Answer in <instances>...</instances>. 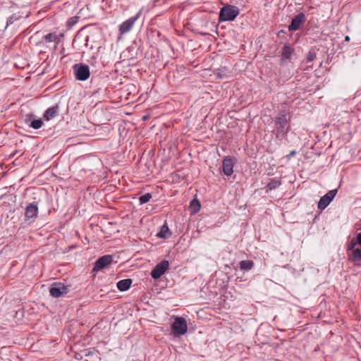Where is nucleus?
<instances>
[{"label": "nucleus", "mask_w": 361, "mask_h": 361, "mask_svg": "<svg viewBox=\"0 0 361 361\" xmlns=\"http://www.w3.org/2000/svg\"><path fill=\"white\" fill-rule=\"evenodd\" d=\"M290 117L282 112L279 114L275 120V126L276 129V137L283 138L290 130Z\"/></svg>", "instance_id": "f257e3e1"}, {"label": "nucleus", "mask_w": 361, "mask_h": 361, "mask_svg": "<svg viewBox=\"0 0 361 361\" xmlns=\"http://www.w3.org/2000/svg\"><path fill=\"white\" fill-rule=\"evenodd\" d=\"M239 8L235 6L227 5L221 8L219 12L220 21H232L239 14Z\"/></svg>", "instance_id": "f03ea898"}, {"label": "nucleus", "mask_w": 361, "mask_h": 361, "mask_svg": "<svg viewBox=\"0 0 361 361\" xmlns=\"http://www.w3.org/2000/svg\"><path fill=\"white\" fill-rule=\"evenodd\" d=\"M188 326L183 317H178L172 324V331L175 336L183 335L187 332Z\"/></svg>", "instance_id": "7ed1b4c3"}, {"label": "nucleus", "mask_w": 361, "mask_h": 361, "mask_svg": "<svg viewBox=\"0 0 361 361\" xmlns=\"http://www.w3.org/2000/svg\"><path fill=\"white\" fill-rule=\"evenodd\" d=\"M169 263L166 260H164L156 265L151 272V276L154 279H159L169 269Z\"/></svg>", "instance_id": "20e7f679"}, {"label": "nucleus", "mask_w": 361, "mask_h": 361, "mask_svg": "<svg viewBox=\"0 0 361 361\" xmlns=\"http://www.w3.org/2000/svg\"><path fill=\"white\" fill-rule=\"evenodd\" d=\"M75 77L79 80H86L90 77L89 67L85 65L76 64L74 66Z\"/></svg>", "instance_id": "39448f33"}, {"label": "nucleus", "mask_w": 361, "mask_h": 361, "mask_svg": "<svg viewBox=\"0 0 361 361\" xmlns=\"http://www.w3.org/2000/svg\"><path fill=\"white\" fill-rule=\"evenodd\" d=\"M337 193V190H329L326 195L321 197L318 203V208L324 209L332 201Z\"/></svg>", "instance_id": "423d86ee"}, {"label": "nucleus", "mask_w": 361, "mask_h": 361, "mask_svg": "<svg viewBox=\"0 0 361 361\" xmlns=\"http://www.w3.org/2000/svg\"><path fill=\"white\" fill-rule=\"evenodd\" d=\"M141 11H140L135 16L131 17L124 21L119 27L121 34L126 33L131 30L135 22L139 18Z\"/></svg>", "instance_id": "0eeeda50"}, {"label": "nucleus", "mask_w": 361, "mask_h": 361, "mask_svg": "<svg viewBox=\"0 0 361 361\" xmlns=\"http://www.w3.org/2000/svg\"><path fill=\"white\" fill-rule=\"evenodd\" d=\"M68 288L66 286L62 283L54 284L49 290L50 295L54 298H59L61 295L66 294Z\"/></svg>", "instance_id": "6e6552de"}, {"label": "nucleus", "mask_w": 361, "mask_h": 361, "mask_svg": "<svg viewBox=\"0 0 361 361\" xmlns=\"http://www.w3.org/2000/svg\"><path fill=\"white\" fill-rule=\"evenodd\" d=\"M112 261V257L111 255H104L99 258L93 268V271H98L104 268L107 265L110 264Z\"/></svg>", "instance_id": "1a4fd4ad"}, {"label": "nucleus", "mask_w": 361, "mask_h": 361, "mask_svg": "<svg viewBox=\"0 0 361 361\" xmlns=\"http://www.w3.org/2000/svg\"><path fill=\"white\" fill-rule=\"evenodd\" d=\"M305 20V15L299 13L292 19L291 23L288 26L289 30H297L299 29L302 23Z\"/></svg>", "instance_id": "9d476101"}, {"label": "nucleus", "mask_w": 361, "mask_h": 361, "mask_svg": "<svg viewBox=\"0 0 361 361\" xmlns=\"http://www.w3.org/2000/svg\"><path fill=\"white\" fill-rule=\"evenodd\" d=\"M233 161L231 158H226L223 161V171L224 173L227 176H230L233 172Z\"/></svg>", "instance_id": "9b49d317"}, {"label": "nucleus", "mask_w": 361, "mask_h": 361, "mask_svg": "<svg viewBox=\"0 0 361 361\" xmlns=\"http://www.w3.org/2000/svg\"><path fill=\"white\" fill-rule=\"evenodd\" d=\"M38 207L34 204H28L25 209V216L27 219L35 218L37 216Z\"/></svg>", "instance_id": "f8f14e48"}, {"label": "nucleus", "mask_w": 361, "mask_h": 361, "mask_svg": "<svg viewBox=\"0 0 361 361\" xmlns=\"http://www.w3.org/2000/svg\"><path fill=\"white\" fill-rule=\"evenodd\" d=\"M171 235V232L166 224H164L161 227L160 231L157 233V236L159 238H168Z\"/></svg>", "instance_id": "ddd939ff"}, {"label": "nucleus", "mask_w": 361, "mask_h": 361, "mask_svg": "<svg viewBox=\"0 0 361 361\" xmlns=\"http://www.w3.org/2000/svg\"><path fill=\"white\" fill-rule=\"evenodd\" d=\"M131 283V279L121 280L117 283V288L121 291H126L130 287Z\"/></svg>", "instance_id": "4468645a"}, {"label": "nucleus", "mask_w": 361, "mask_h": 361, "mask_svg": "<svg viewBox=\"0 0 361 361\" xmlns=\"http://www.w3.org/2000/svg\"><path fill=\"white\" fill-rule=\"evenodd\" d=\"M58 111V107L57 106H53L51 108H49L44 114V118L47 121H49L54 118L56 116Z\"/></svg>", "instance_id": "2eb2a0df"}, {"label": "nucleus", "mask_w": 361, "mask_h": 361, "mask_svg": "<svg viewBox=\"0 0 361 361\" xmlns=\"http://www.w3.org/2000/svg\"><path fill=\"white\" fill-rule=\"evenodd\" d=\"M292 51H293V50L290 46L285 45L283 47L282 54H281L282 59L286 60V59H289L291 56Z\"/></svg>", "instance_id": "dca6fc26"}, {"label": "nucleus", "mask_w": 361, "mask_h": 361, "mask_svg": "<svg viewBox=\"0 0 361 361\" xmlns=\"http://www.w3.org/2000/svg\"><path fill=\"white\" fill-rule=\"evenodd\" d=\"M200 203L197 200H193L190 204V209L192 214L197 213L200 209Z\"/></svg>", "instance_id": "f3484780"}, {"label": "nucleus", "mask_w": 361, "mask_h": 361, "mask_svg": "<svg viewBox=\"0 0 361 361\" xmlns=\"http://www.w3.org/2000/svg\"><path fill=\"white\" fill-rule=\"evenodd\" d=\"M253 262L250 260H243L240 262V268L244 270H250L253 267Z\"/></svg>", "instance_id": "a211bd4d"}, {"label": "nucleus", "mask_w": 361, "mask_h": 361, "mask_svg": "<svg viewBox=\"0 0 361 361\" xmlns=\"http://www.w3.org/2000/svg\"><path fill=\"white\" fill-rule=\"evenodd\" d=\"M281 185V181L276 179L271 180L267 185L269 190H271Z\"/></svg>", "instance_id": "6ab92c4d"}, {"label": "nucleus", "mask_w": 361, "mask_h": 361, "mask_svg": "<svg viewBox=\"0 0 361 361\" xmlns=\"http://www.w3.org/2000/svg\"><path fill=\"white\" fill-rule=\"evenodd\" d=\"M152 198V195L150 193H146L140 197L139 200L141 204H145L148 202Z\"/></svg>", "instance_id": "aec40b11"}, {"label": "nucleus", "mask_w": 361, "mask_h": 361, "mask_svg": "<svg viewBox=\"0 0 361 361\" xmlns=\"http://www.w3.org/2000/svg\"><path fill=\"white\" fill-rule=\"evenodd\" d=\"M44 39L47 42H57L58 41V37L54 33H49L47 35L44 37Z\"/></svg>", "instance_id": "412c9836"}, {"label": "nucleus", "mask_w": 361, "mask_h": 361, "mask_svg": "<svg viewBox=\"0 0 361 361\" xmlns=\"http://www.w3.org/2000/svg\"><path fill=\"white\" fill-rule=\"evenodd\" d=\"M42 124H43L42 121L41 119H37V120L32 121L30 123V126L34 129H39L42 127Z\"/></svg>", "instance_id": "4be33fe9"}, {"label": "nucleus", "mask_w": 361, "mask_h": 361, "mask_svg": "<svg viewBox=\"0 0 361 361\" xmlns=\"http://www.w3.org/2000/svg\"><path fill=\"white\" fill-rule=\"evenodd\" d=\"M352 256L353 260H360L361 259V250L360 249H355L353 250Z\"/></svg>", "instance_id": "5701e85b"}, {"label": "nucleus", "mask_w": 361, "mask_h": 361, "mask_svg": "<svg viewBox=\"0 0 361 361\" xmlns=\"http://www.w3.org/2000/svg\"><path fill=\"white\" fill-rule=\"evenodd\" d=\"M357 244H358V242H357L356 238L353 239L349 245V250H353Z\"/></svg>", "instance_id": "b1692460"}, {"label": "nucleus", "mask_w": 361, "mask_h": 361, "mask_svg": "<svg viewBox=\"0 0 361 361\" xmlns=\"http://www.w3.org/2000/svg\"><path fill=\"white\" fill-rule=\"evenodd\" d=\"M78 18V17H73L68 20V25H73L75 23H77Z\"/></svg>", "instance_id": "393cba45"}, {"label": "nucleus", "mask_w": 361, "mask_h": 361, "mask_svg": "<svg viewBox=\"0 0 361 361\" xmlns=\"http://www.w3.org/2000/svg\"><path fill=\"white\" fill-rule=\"evenodd\" d=\"M357 242L361 246V233H358L356 238Z\"/></svg>", "instance_id": "a878e982"}, {"label": "nucleus", "mask_w": 361, "mask_h": 361, "mask_svg": "<svg viewBox=\"0 0 361 361\" xmlns=\"http://www.w3.org/2000/svg\"><path fill=\"white\" fill-rule=\"evenodd\" d=\"M314 55L310 53V54H309V55L307 56V59L309 61H311L314 59Z\"/></svg>", "instance_id": "bb28decb"}, {"label": "nucleus", "mask_w": 361, "mask_h": 361, "mask_svg": "<svg viewBox=\"0 0 361 361\" xmlns=\"http://www.w3.org/2000/svg\"><path fill=\"white\" fill-rule=\"evenodd\" d=\"M295 151L293 150L290 152V154L288 155V157H292L293 155H295Z\"/></svg>", "instance_id": "cd10ccee"}, {"label": "nucleus", "mask_w": 361, "mask_h": 361, "mask_svg": "<svg viewBox=\"0 0 361 361\" xmlns=\"http://www.w3.org/2000/svg\"><path fill=\"white\" fill-rule=\"evenodd\" d=\"M345 40H346V41H349V40H350V37H349L348 36H346V37H345Z\"/></svg>", "instance_id": "c85d7f7f"}]
</instances>
